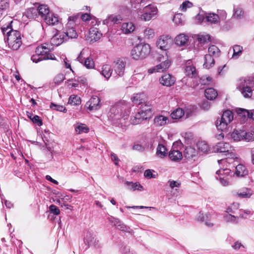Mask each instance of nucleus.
<instances>
[{"mask_svg":"<svg viewBox=\"0 0 254 254\" xmlns=\"http://www.w3.org/2000/svg\"><path fill=\"white\" fill-rule=\"evenodd\" d=\"M83 51H81L77 57V59L80 63L83 64L88 69H92L94 68L95 64L93 59L90 57H88L84 60L82 55Z\"/></svg>","mask_w":254,"mask_h":254,"instance_id":"18","label":"nucleus"},{"mask_svg":"<svg viewBox=\"0 0 254 254\" xmlns=\"http://www.w3.org/2000/svg\"><path fill=\"white\" fill-rule=\"evenodd\" d=\"M236 19H241L244 17V11L242 8L236 6L234 7L233 14L232 16Z\"/></svg>","mask_w":254,"mask_h":254,"instance_id":"37","label":"nucleus"},{"mask_svg":"<svg viewBox=\"0 0 254 254\" xmlns=\"http://www.w3.org/2000/svg\"><path fill=\"white\" fill-rule=\"evenodd\" d=\"M126 63L122 59H117L114 62L113 67L115 72L119 76H122L124 74Z\"/></svg>","mask_w":254,"mask_h":254,"instance_id":"14","label":"nucleus"},{"mask_svg":"<svg viewBox=\"0 0 254 254\" xmlns=\"http://www.w3.org/2000/svg\"><path fill=\"white\" fill-rule=\"evenodd\" d=\"M150 50L151 47L148 44L140 43L134 46L131 50L130 56L134 60H142L149 55Z\"/></svg>","mask_w":254,"mask_h":254,"instance_id":"5","label":"nucleus"},{"mask_svg":"<svg viewBox=\"0 0 254 254\" xmlns=\"http://www.w3.org/2000/svg\"><path fill=\"white\" fill-rule=\"evenodd\" d=\"M150 1V0H130L132 7L137 9H140V6H144Z\"/></svg>","mask_w":254,"mask_h":254,"instance_id":"39","label":"nucleus"},{"mask_svg":"<svg viewBox=\"0 0 254 254\" xmlns=\"http://www.w3.org/2000/svg\"><path fill=\"white\" fill-rule=\"evenodd\" d=\"M192 4L191 2H190L189 1H185L182 3V4H181L180 6V9L182 11H186L188 8H190L192 7Z\"/></svg>","mask_w":254,"mask_h":254,"instance_id":"58","label":"nucleus"},{"mask_svg":"<svg viewBox=\"0 0 254 254\" xmlns=\"http://www.w3.org/2000/svg\"><path fill=\"white\" fill-rule=\"evenodd\" d=\"M185 73L186 75L190 77H195L197 75L195 67L189 61L186 63Z\"/></svg>","mask_w":254,"mask_h":254,"instance_id":"20","label":"nucleus"},{"mask_svg":"<svg viewBox=\"0 0 254 254\" xmlns=\"http://www.w3.org/2000/svg\"><path fill=\"white\" fill-rule=\"evenodd\" d=\"M9 7V3L5 1H0V18L3 14V12Z\"/></svg>","mask_w":254,"mask_h":254,"instance_id":"56","label":"nucleus"},{"mask_svg":"<svg viewBox=\"0 0 254 254\" xmlns=\"http://www.w3.org/2000/svg\"><path fill=\"white\" fill-rule=\"evenodd\" d=\"M112 71L113 70L111 65L105 64L102 67L101 73L105 78L108 79L111 77Z\"/></svg>","mask_w":254,"mask_h":254,"instance_id":"32","label":"nucleus"},{"mask_svg":"<svg viewBox=\"0 0 254 254\" xmlns=\"http://www.w3.org/2000/svg\"><path fill=\"white\" fill-rule=\"evenodd\" d=\"M153 116L151 105L145 103L141 105L137 112L130 119V123L132 125H138L143 121L149 119Z\"/></svg>","mask_w":254,"mask_h":254,"instance_id":"3","label":"nucleus"},{"mask_svg":"<svg viewBox=\"0 0 254 254\" xmlns=\"http://www.w3.org/2000/svg\"><path fill=\"white\" fill-rule=\"evenodd\" d=\"M231 170L227 168H221L216 172V177L223 176L225 177V178H228L229 176H231Z\"/></svg>","mask_w":254,"mask_h":254,"instance_id":"42","label":"nucleus"},{"mask_svg":"<svg viewBox=\"0 0 254 254\" xmlns=\"http://www.w3.org/2000/svg\"><path fill=\"white\" fill-rule=\"evenodd\" d=\"M125 185L128 190L131 191H135L136 190L143 191L144 190L143 187L138 182L133 183L132 182L126 181L125 183Z\"/></svg>","mask_w":254,"mask_h":254,"instance_id":"22","label":"nucleus"},{"mask_svg":"<svg viewBox=\"0 0 254 254\" xmlns=\"http://www.w3.org/2000/svg\"><path fill=\"white\" fill-rule=\"evenodd\" d=\"M12 21L6 27L2 26L1 31L3 34L6 33V40L9 48L17 50L22 45L21 34L19 31L14 30L10 25Z\"/></svg>","mask_w":254,"mask_h":254,"instance_id":"2","label":"nucleus"},{"mask_svg":"<svg viewBox=\"0 0 254 254\" xmlns=\"http://www.w3.org/2000/svg\"><path fill=\"white\" fill-rule=\"evenodd\" d=\"M167 155L166 147L162 144H159L156 148V155L158 158L163 159Z\"/></svg>","mask_w":254,"mask_h":254,"instance_id":"27","label":"nucleus"},{"mask_svg":"<svg viewBox=\"0 0 254 254\" xmlns=\"http://www.w3.org/2000/svg\"><path fill=\"white\" fill-rule=\"evenodd\" d=\"M143 34L144 38L147 39L153 38L155 36L154 30L148 27L144 30Z\"/></svg>","mask_w":254,"mask_h":254,"instance_id":"48","label":"nucleus"},{"mask_svg":"<svg viewBox=\"0 0 254 254\" xmlns=\"http://www.w3.org/2000/svg\"><path fill=\"white\" fill-rule=\"evenodd\" d=\"M235 174L238 177H243L248 174V171L245 166L239 164L236 167Z\"/></svg>","mask_w":254,"mask_h":254,"instance_id":"29","label":"nucleus"},{"mask_svg":"<svg viewBox=\"0 0 254 254\" xmlns=\"http://www.w3.org/2000/svg\"><path fill=\"white\" fill-rule=\"evenodd\" d=\"M175 78L169 74H165L160 79V83L163 85L170 86L175 83Z\"/></svg>","mask_w":254,"mask_h":254,"instance_id":"24","label":"nucleus"},{"mask_svg":"<svg viewBox=\"0 0 254 254\" xmlns=\"http://www.w3.org/2000/svg\"><path fill=\"white\" fill-rule=\"evenodd\" d=\"M236 217L230 214H226L224 215V219L227 222H237Z\"/></svg>","mask_w":254,"mask_h":254,"instance_id":"60","label":"nucleus"},{"mask_svg":"<svg viewBox=\"0 0 254 254\" xmlns=\"http://www.w3.org/2000/svg\"><path fill=\"white\" fill-rule=\"evenodd\" d=\"M243 50L242 47L239 45H235L233 47V58H238L241 54Z\"/></svg>","mask_w":254,"mask_h":254,"instance_id":"51","label":"nucleus"},{"mask_svg":"<svg viewBox=\"0 0 254 254\" xmlns=\"http://www.w3.org/2000/svg\"><path fill=\"white\" fill-rule=\"evenodd\" d=\"M50 108L52 109H54L56 111H60V112H65L66 109L65 108L61 105L56 104L53 103H52L50 105Z\"/></svg>","mask_w":254,"mask_h":254,"instance_id":"59","label":"nucleus"},{"mask_svg":"<svg viewBox=\"0 0 254 254\" xmlns=\"http://www.w3.org/2000/svg\"><path fill=\"white\" fill-rule=\"evenodd\" d=\"M237 88L245 98H254V82L253 78L247 77L238 81Z\"/></svg>","mask_w":254,"mask_h":254,"instance_id":"4","label":"nucleus"},{"mask_svg":"<svg viewBox=\"0 0 254 254\" xmlns=\"http://www.w3.org/2000/svg\"><path fill=\"white\" fill-rule=\"evenodd\" d=\"M156 44L159 49L166 51L173 44V38L168 35H162L157 40Z\"/></svg>","mask_w":254,"mask_h":254,"instance_id":"9","label":"nucleus"},{"mask_svg":"<svg viewBox=\"0 0 254 254\" xmlns=\"http://www.w3.org/2000/svg\"><path fill=\"white\" fill-rule=\"evenodd\" d=\"M232 193L234 196L242 199L250 198L254 193L251 189L247 187H243L237 191H233Z\"/></svg>","mask_w":254,"mask_h":254,"instance_id":"10","label":"nucleus"},{"mask_svg":"<svg viewBox=\"0 0 254 254\" xmlns=\"http://www.w3.org/2000/svg\"><path fill=\"white\" fill-rule=\"evenodd\" d=\"M217 180H219L220 183L224 187H227L230 185V181L228 178L225 177L220 176L216 177Z\"/></svg>","mask_w":254,"mask_h":254,"instance_id":"54","label":"nucleus"},{"mask_svg":"<svg viewBox=\"0 0 254 254\" xmlns=\"http://www.w3.org/2000/svg\"><path fill=\"white\" fill-rule=\"evenodd\" d=\"M102 35V33L98 31L97 28L92 27L89 29L86 39L90 42L94 43L99 40Z\"/></svg>","mask_w":254,"mask_h":254,"instance_id":"11","label":"nucleus"},{"mask_svg":"<svg viewBox=\"0 0 254 254\" xmlns=\"http://www.w3.org/2000/svg\"><path fill=\"white\" fill-rule=\"evenodd\" d=\"M81 101L79 97L75 95H71L68 100V103L71 105H78L80 104Z\"/></svg>","mask_w":254,"mask_h":254,"instance_id":"47","label":"nucleus"},{"mask_svg":"<svg viewBox=\"0 0 254 254\" xmlns=\"http://www.w3.org/2000/svg\"><path fill=\"white\" fill-rule=\"evenodd\" d=\"M244 140L247 141H254V127H253L250 130L247 132L245 131Z\"/></svg>","mask_w":254,"mask_h":254,"instance_id":"44","label":"nucleus"},{"mask_svg":"<svg viewBox=\"0 0 254 254\" xmlns=\"http://www.w3.org/2000/svg\"><path fill=\"white\" fill-rule=\"evenodd\" d=\"M237 112L238 114L240 116L243 117L244 118H248V117L249 115V110L242 109V108H239V109H237Z\"/></svg>","mask_w":254,"mask_h":254,"instance_id":"61","label":"nucleus"},{"mask_svg":"<svg viewBox=\"0 0 254 254\" xmlns=\"http://www.w3.org/2000/svg\"><path fill=\"white\" fill-rule=\"evenodd\" d=\"M198 150L204 154H207L210 151V148L207 143L204 141H199L197 143Z\"/></svg>","mask_w":254,"mask_h":254,"instance_id":"36","label":"nucleus"},{"mask_svg":"<svg viewBox=\"0 0 254 254\" xmlns=\"http://www.w3.org/2000/svg\"><path fill=\"white\" fill-rule=\"evenodd\" d=\"M245 131L243 130H234L231 133V138L234 141H239L244 139Z\"/></svg>","mask_w":254,"mask_h":254,"instance_id":"33","label":"nucleus"},{"mask_svg":"<svg viewBox=\"0 0 254 254\" xmlns=\"http://www.w3.org/2000/svg\"><path fill=\"white\" fill-rule=\"evenodd\" d=\"M38 10L39 15H41L44 19L45 17H47V16L50 13L49 8L46 5H40L38 7Z\"/></svg>","mask_w":254,"mask_h":254,"instance_id":"43","label":"nucleus"},{"mask_svg":"<svg viewBox=\"0 0 254 254\" xmlns=\"http://www.w3.org/2000/svg\"><path fill=\"white\" fill-rule=\"evenodd\" d=\"M189 38L187 35L182 33L177 35L175 39V43L179 46H185L188 45Z\"/></svg>","mask_w":254,"mask_h":254,"instance_id":"19","label":"nucleus"},{"mask_svg":"<svg viewBox=\"0 0 254 254\" xmlns=\"http://www.w3.org/2000/svg\"><path fill=\"white\" fill-rule=\"evenodd\" d=\"M233 120V114L230 110L224 111L220 119L216 122V126L218 129L224 130L227 128L228 125Z\"/></svg>","mask_w":254,"mask_h":254,"instance_id":"6","label":"nucleus"},{"mask_svg":"<svg viewBox=\"0 0 254 254\" xmlns=\"http://www.w3.org/2000/svg\"><path fill=\"white\" fill-rule=\"evenodd\" d=\"M98 240L95 237L93 233L87 231L84 238V242L89 248L90 246H95L98 243Z\"/></svg>","mask_w":254,"mask_h":254,"instance_id":"15","label":"nucleus"},{"mask_svg":"<svg viewBox=\"0 0 254 254\" xmlns=\"http://www.w3.org/2000/svg\"><path fill=\"white\" fill-rule=\"evenodd\" d=\"M206 18L207 21L211 23H216L219 19L218 15L214 13L209 14Z\"/></svg>","mask_w":254,"mask_h":254,"instance_id":"49","label":"nucleus"},{"mask_svg":"<svg viewBox=\"0 0 254 254\" xmlns=\"http://www.w3.org/2000/svg\"><path fill=\"white\" fill-rule=\"evenodd\" d=\"M49 209H50L51 212L53 214H54V215H57L60 213V209L58 208V207H57L55 205H53V204L51 205L50 206Z\"/></svg>","mask_w":254,"mask_h":254,"instance_id":"64","label":"nucleus"},{"mask_svg":"<svg viewBox=\"0 0 254 254\" xmlns=\"http://www.w3.org/2000/svg\"><path fill=\"white\" fill-rule=\"evenodd\" d=\"M135 28L134 24L131 22H124L122 24L121 30L124 34H128L132 33Z\"/></svg>","mask_w":254,"mask_h":254,"instance_id":"21","label":"nucleus"},{"mask_svg":"<svg viewBox=\"0 0 254 254\" xmlns=\"http://www.w3.org/2000/svg\"><path fill=\"white\" fill-rule=\"evenodd\" d=\"M170 123L169 118L163 115H156L153 120L154 125L156 127L164 126Z\"/></svg>","mask_w":254,"mask_h":254,"instance_id":"17","label":"nucleus"},{"mask_svg":"<svg viewBox=\"0 0 254 254\" xmlns=\"http://www.w3.org/2000/svg\"><path fill=\"white\" fill-rule=\"evenodd\" d=\"M153 172H154V171L150 169H148L145 171L144 173V176L145 178L151 179V178H155L156 175L155 174H153Z\"/></svg>","mask_w":254,"mask_h":254,"instance_id":"62","label":"nucleus"},{"mask_svg":"<svg viewBox=\"0 0 254 254\" xmlns=\"http://www.w3.org/2000/svg\"><path fill=\"white\" fill-rule=\"evenodd\" d=\"M89 130V128L85 124L78 123L75 125V131L77 134L87 133Z\"/></svg>","mask_w":254,"mask_h":254,"instance_id":"35","label":"nucleus"},{"mask_svg":"<svg viewBox=\"0 0 254 254\" xmlns=\"http://www.w3.org/2000/svg\"><path fill=\"white\" fill-rule=\"evenodd\" d=\"M197 155V151L195 149L191 147L188 146L186 147L184 151V156L188 159H192Z\"/></svg>","mask_w":254,"mask_h":254,"instance_id":"31","label":"nucleus"},{"mask_svg":"<svg viewBox=\"0 0 254 254\" xmlns=\"http://www.w3.org/2000/svg\"><path fill=\"white\" fill-rule=\"evenodd\" d=\"M205 95L209 100L214 99L218 95L217 92L212 88H209L205 90Z\"/></svg>","mask_w":254,"mask_h":254,"instance_id":"41","label":"nucleus"},{"mask_svg":"<svg viewBox=\"0 0 254 254\" xmlns=\"http://www.w3.org/2000/svg\"><path fill=\"white\" fill-rule=\"evenodd\" d=\"M214 57H212L208 55H206L204 56V62L203 66L204 68L209 69L214 66L215 64Z\"/></svg>","mask_w":254,"mask_h":254,"instance_id":"34","label":"nucleus"},{"mask_svg":"<svg viewBox=\"0 0 254 254\" xmlns=\"http://www.w3.org/2000/svg\"><path fill=\"white\" fill-rule=\"evenodd\" d=\"M220 50L215 45H211L208 49V54L212 57L216 58L219 56Z\"/></svg>","mask_w":254,"mask_h":254,"instance_id":"40","label":"nucleus"},{"mask_svg":"<svg viewBox=\"0 0 254 254\" xmlns=\"http://www.w3.org/2000/svg\"><path fill=\"white\" fill-rule=\"evenodd\" d=\"M173 20L177 25L182 24L183 22V16L180 13L176 14L174 16Z\"/></svg>","mask_w":254,"mask_h":254,"instance_id":"55","label":"nucleus"},{"mask_svg":"<svg viewBox=\"0 0 254 254\" xmlns=\"http://www.w3.org/2000/svg\"><path fill=\"white\" fill-rule=\"evenodd\" d=\"M64 33L66 35V40H67L68 38H75L77 36V33L73 27H69L66 32H64Z\"/></svg>","mask_w":254,"mask_h":254,"instance_id":"46","label":"nucleus"},{"mask_svg":"<svg viewBox=\"0 0 254 254\" xmlns=\"http://www.w3.org/2000/svg\"><path fill=\"white\" fill-rule=\"evenodd\" d=\"M157 60L160 62V64L157 65L159 72H163L166 70L171 65V60L169 59L166 52L158 55Z\"/></svg>","mask_w":254,"mask_h":254,"instance_id":"8","label":"nucleus"},{"mask_svg":"<svg viewBox=\"0 0 254 254\" xmlns=\"http://www.w3.org/2000/svg\"><path fill=\"white\" fill-rule=\"evenodd\" d=\"M185 114H186V118L189 117L190 114L187 111L185 112L182 108H178L171 114V117L174 120H179L185 115Z\"/></svg>","mask_w":254,"mask_h":254,"instance_id":"23","label":"nucleus"},{"mask_svg":"<svg viewBox=\"0 0 254 254\" xmlns=\"http://www.w3.org/2000/svg\"><path fill=\"white\" fill-rule=\"evenodd\" d=\"M235 159H231V156H229L228 158H223L218 160V163L220 166V168H225L227 167V163L230 164L231 162L234 160Z\"/></svg>","mask_w":254,"mask_h":254,"instance_id":"45","label":"nucleus"},{"mask_svg":"<svg viewBox=\"0 0 254 254\" xmlns=\"http://www.w3.org/2000/svg\"><path fill=\"white\" fill-rule=\"evenodd\" d=\"M147 8L152 10V13H149L143 11L142 14L139 13V11H137L138 16L139 18L144 21H148L154 17L157 13V8L155 5H149Z\"/></svg>","mask_w":254,"mask_h":254,"instance_id":"12","label":"nucleus"},{"mask_svg":"<svg viewBox=\"0 0 254 254\" xmlns=\"http://www.w3.org/2000/svg\"><path fill=\"white\" fill-rule=\"evenodd\" d=\"M100 99L97 96H93L91 99L86 102L85 107L90 111H95L101 107Z\"/></svg>","mask_w":254,"mask_h":254,"instance_id":"13","label":"nucleus"},{"mask_svg":"<svg viewBox=\"0 0 254 254\" xmlns=\"http://www.w3.org/2000/svg\"><path fill=\"white\" fill-rule=\"evenodd\" d=\"M65 79V75L62 73H59L54 77L53 81L56 84L61 83Z\"/></svg>","mask_w":254,"mask_h":254,"instance_id":"52","label":"nucleus"},{"mask_svg":"<svg viewBox=\"0 0 254 254\" xmlns=\"http://www.w3.org/2000/svg\"><path fill=\"white\" fill-rule=\"evenodd\" d=\"M127 104L122 101L112 107L109 113V118L115 123L124 124L128 117V112L127 111Z\"/></svg>","mask_w":254,"mask_h":254,"instance_id":"1","label":"nucleus"},{"mask_svg":"<svg viewBox=\"0 0 254 254\" xmlns=\"http://www.w3.org/2000/svg\"><path fill=\"white\" fill-rule=\"evenodd\" d=\"M47 44H44L41 46L38 47L35 51V53L41 57H45L48 55H52L50 53V49L47 47Z\"/></svg>","mask_w":254,"mask_h":254,"instance_id":"26","label":"nucleus"},{"mask_svg":"<svg viewBox=\"0 0 254 254\" xmlns=\"http://www.w3.org/2000/svg\"><path fill=\"white\" fill-rule=\"evenodd\" d=\"M44 20L47 24L50 25H55L59 22L58 17L53 13H50L47 17H45Z\"/></svg>","mask_w":254,"mask_h":254,"instance_id":"38","label":"nucleus"},{"mask_svg":"<svg viewBox=\"0 0 254 254\" xmlns=\"http://www.w3.org/2000/svg\"><path fill=\"white\" fill-rule=\"evenodd\" d=\"M168 184L169 185L170 187L172 189H173L174 188H179L181 185L180 182L171 180L168 181Z\"/></svg>","mask_w":254,"mask_h":254,"instance_id":"63","label":"nucleus"},{"mask_svg":"<svg viewBox=\"0 0 254 254\" xmlns=\"http://www.w3.org/2000/svg\"><path fill=\"white\" fill-rule=\"evenodd\" d=\"M66 40V35L64 32H58L56 33L51 39V43L56 46L62 44Z\"/></svg>","mask_w":254,"mask_h":254,"instance_id":"16","label":"nucleus"},{"mask_svg":"<svg viewBox=\"0 0 254 254\" xmlns=\"http://www.w3.org/2000/svg\"><path fill=\"white\" fill-rule=\"evenodd\" d=\"M56 58L54 55H48L45 57H41L39 55L36 54L31 57V60L34 63H38L40 61L46 60H55Z\"/></svg>","mask_w":254,"mask_h":254,"instance_id":"30","label":"nucleus"},{"mask_svg":"<svg viewBox=\"0 0 254 254\" xmlns=\"http://www.w3.org/2000/svg\"><path fill=\"white\" fill-rule=\"evenodd\" d=\"M210 40V36L208 34H199L197 36V40L201 44H205Z\"/></svg>","mask_w":254,"mask_h":254,"instance_id":"50","label":"nucleus"},{"mask_svg":"<svg viewBox=\"0 0 254 254\" xmlns=\"http://www.w3.org/2000/svg\"><path fill=\"white\" fill-rule=\"evenodd\" d=\"M146 99V97L145 95L143 93H137L134 94L133 96L131 97V100L132 102L135 104H143L146 103L145 100Z\"/></svg>","mask_w":254,"mask_h":254,"instance_id":"25","label":"nucleus"},{"mask_svg":"<svg viewBox=\"0 0 254 254\" xmlns=\"http://www.w3.org/2000/svg\"><path fill=\"white\" fill-rule=\"evenodd\" d=\"M240 207V203L238 202H233L231 203L227 208V212L234 213Z\"/></svg>","mask_w":254,"mask_h":254,"instance_id":"53","label":"nucleus"},{"mask_svg":"<svg viewBox=\"0 0 254 254\" xmlns=\"http://www.w3.org/2000/svg\"><path fill=\"white\" fill-rule=\"evenodd\" d=\"M82 20L86 23L88 22L90 20H95V17L88 13L82 14L81 15Z\"/></svg>","mask_w":254,"mask_h":254,"instance_id":"57","label":"nucleus"},{"mask_svg":"<svg viewBox=\"0 0 254 254\" xmlns=\"http://www.w3.org/2000/svg\"><path fill=\"white\" fill-rule=\"evenodd\" d=\"M213 151L215 152L225 153V155H229L231 159H236V155L232 152L233 148L227 142H221L217 143L213 147Z\"/></svg>","mask_w":254,"mask_h":254,"instance_id":"7","label":"nucleus"},{"mask_svg":"<svg viewBox=\"0 0 254 254\" xmlns=\"http://www.w3.org/2000/svg\"><path fill=\"white\" fill-rule=\"evenodd\" d=\"M169 157L171 161L179 162L183 158L182 153L179 150H171L169 153Z\"/></svg>","mask_w":254,"mask_h":254,"instance_id":"28","label":"nucleus"}]
</instances>
